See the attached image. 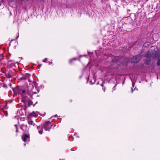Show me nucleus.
Wrapping results in <instances>:
<instances>
[{
  "mask_svg": "<svg viewBox=\"0 0 160 160\" xmlns=\"http://www.w3.org/2000/svg\"><path fill=\"white\" fill-rule=\"evenodd\" d=\"M52 125L51 122L49 121H47L43 125L45 130L49 131L51 128Z\"/></svg>",
  "mask_w": 160,
  "mask_h": 160,
  "instance_id": "nucleus-1",
  "label": "nucleus"
},
{
  "mask_svg": "<svg viewBox=\"0 0 160 160\" xmlns=\"http://www.w3.org/2000/svg\"><path fill=\"white\" fill-rule=\"evenodd\" d=\"M152 54H150L149 52L147 53L145 55V56L147 58H148L145 60V63L147 65L149 64L151 61V58H150L151 57Z\"/></svg>",
  "mask_w": 160,
  "mask_h": 160,
  "instance_id": "nucleus-2",
  "label": "nucleus"
},
{
  "mask_svg": "<svg viewBox=\"0 0 160 160\" xmlns=\"http://www.w3.org/2000/svg\"><path fill=\"white\" fill-rule=\"evenodd\" d=\"M22 139L24 142H26L27 140H29V136L27 134H24L22 137Z\"/></svg>",
  "mask_w": 160,
  "mask_h": 160,
  "instance_id": "nucleus-3",
  "label": "nucleus"
},
{
  "mask_svg": "<svg viewBox=\"0 0 160 160\" xmlns=\"http://www.w3.org/2000/svg\"><path fill=\"white\" fill-rule=\"evenodd\" d=\"M38 116V114L37 113L35 112H33L29 114L28 117L32 118L33 117H37Z\"/></svg>",
  "mask_w": 160,
  "mask_h": 160,
  "instance_id": "nucleus-4",
  "label": "nucleus"
},
{
  "mask_svg": "<svg viewBox=\"0 0 160 160\" xmlns=\"http://www.w3.org/2000/svg\"><path fill=\"white\" fill-rule=\"evenodd\" d=\"M140 59L137 56H134L133 57V61L134 62L137 63L139 62Z\"/></svg>",
  "mask_w": 160,
  "mask_h": 160,
  "instance_id": "nucleus-5",
  "label": "nucleus"
},
{
  "mask_svg": "<svg viewBox=\"0 0 160 160\" xmlns=\"http://www.w3.org/2000/svg\"><path fill=\"white\" fill-rule=\"evenodd\" d=\"M28 123L30 125H34L33 122L32 120V119L31 118L28 117Z\"/></svg>",
  "mask_w": 160,
  "mask_h": 160,
  "instance_id": "nucleus-6",
  "label": "nucleus"
},
{
  "mask_svg": "<svg viewBox=\"0 0 160 160\" xmlns=\"http://www.w3.org/2000/svg\"><path fill=\"white\" fill-rule=\"evenodd\" d=\"M37 128L38 129H40L38 130V132L40 134H42L43 132L42 127H41L40 126H38Z\"/></svg>",
  "mask_w": 160,
  "mask_h": 160,
  "instance_id": "nucleus-7",
  "label": "nucleus"
},
{
  "mask_svg": "<svg viewBox=\"0 0 160 160\" xmlns=\"http://www.w3.org/2000/svg\"><path fill=\"white\" fill-rule=\"evenodd\" d=\"M30 76V74H29L27 73L24 75L22 78V79H26L28 78H29Z\"/></svg>",
  "mask_w": 160,
  "mask_h": 160,
  "instance_id": "nucleus-8",
  "label": "nucleus"
},
{
  "mask_svg": "<svg viewBox=\"0 0 160 160\" xmlns=\"http://www.w3.org/2000/svg\"><path fill=\"white\" fill-rule=\"evenodd\" d=\"M19 93L22 97H24V95L27 93V92L25 90H23L22 91L19 92Z\"/></svg>",
  "mask_w": 160,
  "mask_h": 160,
  "instance_id": "nucleus-9",
  "label": "nucleus"
},
{
  "mask_svg": "<svg viewBox=\"0 0 160 160\" xmlns=\"http://www.w3.org/2000/svg\"><path fill=\"white\" fill-rule=\"evenodd\" d=\"M28 102L29 106H30V105H32L33 103L32 101L30 100H28Z\"/></svg>",
  "mask_w": 160,
  "mask_h": 160,
  "instance_id": "nucleus-10",
  "label": "nucleus"
},
{
  "mask_svg": "<svg viewBox=\"0 0 160 160\" xmlns=\"http://www.w3.org/2000/svg\"><path fill=\"white\" fill-rule=\"evenodd\" d=\"M14 127H15V129L16 130V132H18V129L17 125H14Z\"/></svg>",
  "mask_w": 160,
  "mask_h": 160,
  "instance_id": "nucleus-11",
  "label": "nucleus"
},
{
  "mask_svg": "<svg viewBox=\"0 0 160 160\" xmlns=\"http://www.w3.org/2000/svg\"><path fill=\"white\" fill-rule=\"evenodd\" d=\"M6 76L8 78H10L12 77V75H11L9 73H7L6 74Z\"/></svg>",
  "mask_w": 160,
  "mask_h": 160,
  "instance_id": "nucleus-12",
  "label": "nucleus"
},
{
  "mask_svg": "<svg viewBox=\"0 0 160 160\" xmlns=\"http://www.w3.org/2000/svg\"><path fill=\"white\" fill-rule=\"evenodd\" d=\"M157 64L158 66L160 65V59H158L157 62Z\"/></svg>",
  "mask_w": 160,
  "mask_h": 160,
  "instance_id": "nucleus-13",
  "label": "nucleus"
},
{
  "mask_svg": "<svg viewBox=\"0 0 160 160\" xmlns=\"http://www.w3.org/2000/svg\"><path fill=\"white\" fill-rule=\"evenodd\" d=\"M32 87H33V85H32ZM34 88H33V87L32 89L31 90L33 92H35V93H36V92H35V91H34Z\"/></svg>",
  "mask_w": 160,
  "mask_h": 160,
  "instance_id": "nucleus-14",
  "label": "nucleus"
},
{
  "mask_svg": "<svg viewBox=\"0 0 160 160\" xmlns=\"http://www.w3.org/2000/svg\"><path fill=\"white\" fill-rule=\"evenodd\" d=\"M47 60V58H45L44 59L43 61V62H46Z\"/></svg>",
  "mask_w": 160,
  "mask_h": 160,
  "instance_id": "nucleus-15",
  "label": "nucleus"
},
{
  "mask_svg": "<svg viewBox=\"0 0 160 160\" xmlns=\"http://www.w3.org/2000/svg\"><path fill=\"white\" fill-rule=\"evenodd\" d=\"M17 37L16 38V39H18V38L19 37V33H18L17 34Z\"/></svg>",
  "mask_w": 160,
  "mask_h": 160,
  "instance_id": "nucleus-16",
  "label": "nucleus"
},
{
  "mask_svg": "<svg viewBox=\"0 0 160 160\" xmlns=\"http://www.w3.org/2000/svg\"><path fill=\"white\" fill-rule=\"evenodd\" d=\"M132 86L133 87L134 86L135 83L134 82H132Z\"/></svg>",
  "mask_w": 160,
  "mask_h": 160,
  "instance_id": "nucleus-17",
  "label": "nucleus"
},
{
  "mask_svg": "<svg viewBox=\"0 0 160 160\" xmlns=\"http://www.w3.org/2000/svg\"><path fill=\"white\" fill-rule=\"evenodd\" d=\"M131 89H132V92H132V91H133L132 88Z\"/></svg>",
  "mask_w": 160,
  "mask_h": 160,
  "instance_id": "nucleus-18",
  "label": "nucleus"
},
{
  "mask_svg": "<svg viewBox=\"0 0 160 160\" xmlns=\"http://www.w3.org/2000/svg\"><path fill=\"white\" fill-rule=\"evenodd\" d=\"M1 63V60L0 59V64Z\"/></svg>",
  "mask_w": 160,
  "mask_h": 160,
  "instance_id": "nucleus-19",
  "label": "nucleus"
},
{
  "mask_svg": "<svg viewBox=\"0 0 160 160\" xmlns=\"http://www.w3.org/2000/svg\"><path fill=\"white\" fill-rule=\"evenodd\" d=\"M41 65L40 64V65H39V67H40L41 66Z\"/></svg>",
  "mask_w": 160,
  "mask_h": 160,
  "instance_id": "nucleus-20",
  "label": "nucleus"
},
{
  "mask_svg": "<svg viewBox=\"0 0 160 160\" xmlns=\"http://www.w3.org/2000/svg\"><path fill=\"white\" fill-rule=\"evenodd\" d=\"M73 59L75 60V59H75V58H74Z\"/></svg>",
  "mask_w": 160,
  "mask_h": 160,
  "instance_id": "nucleus-21",
  "label": "nucleus"
},
{
  "mask_svg": "<svg viewBox=\"0 0 160 160\" xmlns=\"http://www.w3.org/2000/svg\"><path fill=\"white\" fill-rule=\"evenodd\" d=\"M8 114H6V115L7 116Z\"/></svg>",
  "mask_w": 160,
  "mask_h": 160,
  "instance_id": "nucleus-22",
  "label": "nucleus"
},
{
  "mask_svg": "<svg viewBox=\"0 0 160 160\" xmlns=\"http://www.w3.org/2000/svg\"><path fill=\"white\" fill-rule=\"evenodd\" d=\"M17 135H18V134L17 133V134H16V136H17Z\"/></svg>",
  "mask_w": 160,
  "mask_h": 160,
  "instance_id": "nucleus-23",
  "label": "nucleus"
}]
</instances>
